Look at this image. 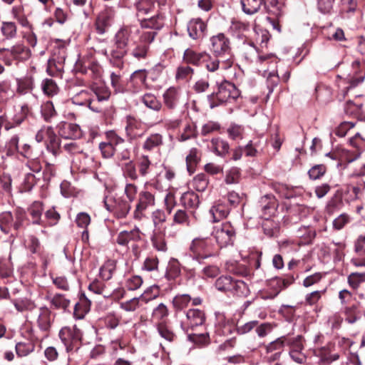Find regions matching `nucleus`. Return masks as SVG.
<instances>
[{
	"mask_svg": "<svg viewBox=\"0 0 365 365\" xmlns=\"http://www.w3.org/2000/svg\"><path fill=\"white\" fill-rule=\"evenodd\" d=\"M206 319L204 311L200 309H190L186 312V319L182 323L184 330L188 331L195 327L202 325Z\"/></svg>",
	"mask_w": 365,
	"mask_h": 365,
	"instance_id": "16",
	"label": "nucleus"
},
{
	"mask_svg": "<svg viewBox=\"0 0 365 365\" xmlns=\"http://www.w3.org/2000/svg\"><path fill=\"white\" fill-rule=\"evenodd\" d=\"M160 294V289L158 286H151L148 288L139 297H134L128 301L122 302L120 307L126 312H133L139 307L140 302L148 303L156 299Z\"/></svg>",
	"mask_w": 365,
	"mask_h": 365,
	"instance_id": "9",
	"label": "nucleus"
},
{
	"mask_svg": "<svg viewBox=\"0 0 365 365\" xmlns=\"http://www.w3.org/2000/svg\"><path fill=\"white\" fill-rule=\"evenodd\" d=\"M35 346L30 342H19L16 345V351L19 356H26L34 351Z\"/></svg>",
	"mask_w": 365,
	"mask_h": 365,
	"instance_id": "55",
	"label": "nucleus"
},
{
	"mask_svg": "<svg viewBox=\"0 0 365 365\" xmlns=\"http://www.w3.org/2000/svg\"><path fill=\"white\" fill-rule=\"evenodd\" d=\"M220 103L228 102L231 100H235L240 96V91L235 84L224 81L218 86L217 92L211 94L210 97L215 96Z\"/></svg>",
	"mask_w": 365,
	"mask_h": 365,
	"instance_id": "12",
	"label": "nucleus"
},
{
	"mask_svg": "<svg viewBox=\"0 0 365 365\" xmlns=\"http://www.w3.org/2000/svg\"><path fill=\"white\" fill-rule=\"evenodd\" d=\"M209 180L205 174L200 173L197 175L192 180L193 187L199 191L203 192L206 190L208 185Z\"/></svg>",
	"mask_w": 365,
	"mask_h": 365,
	"instance_id": "51",
	"label": "nucleus"
},
{
	"mask_svg": "<svg viewBox=\"0 0 365 365\" xmlns=\"http://www.w3.org/2000/svg\"><path fill=\"white\" fill-rule=\"evenodd\" d=\"M36 140L40 143L43 140H49L53 147V153L56 154L55 146L58 147V139L53 128L50 126L41 128L36 135Z\"/></svg>",
	"mask_w": 365,
	"mask_h": 365,
	"instance_id": "26",
	"label": "nucleus"
},
{
	"mask_svg": "<svg viewBox=\"0 0 365 365\" xmlns=\"http://www.w3.org/2000/svg\"><path fill=\"white\" fill-rule=\"evenodd\" d=\"M139 35V41L135 43L132 48L130 54L138 60L145 59L147 56L149 44L153 42L156 35L155 31H141Z\"/></svg>",
	"mask_w": 365,
	"mask_h": 365,
	"instance_id": "7",
	"label": "nucleus"
},
{
	"mask_svg": "<svg viewBox=\"0 0 365 365\" xmlns=\"http://www.w3.org/2000/svg\"><path fill=\"white\" fill-rule=\"evenodd\" d=\"M41 88L43 93L48 96H53L58 91V88L52 79L46 78L42 81Z\"/></svg>",
	"mask_w": 365,
	"mask_h": 365,
	"instance_id": "53",
	"label": "nucleus"
},
{
	"mask_svg": "<svg viewBox=\"0 0 365 365\" xmlns=\"http://www.w3.org/2000/svg\"><path fill=\"white\" fill-rule=\"evenodd\" d=\"M194 73V70L187 65H182L178 67L175 78L178 81L187 80L191 78Z\"/></svg>",
	"mask_w": 365,
	"mask_h": 365,
	"instance_id": "54",
	"label": "nucleus"
},
{
	"mask_svg": "<svg viewBox=\"0 0 365 365\" xmlns=\"http://www.w3.org/2000/svg\"><path fill=\"white\" fill-rule=\"evenodd\" d=\"M212 236L220 247H226L232 244L235 237V230L230 222H222L213 227Z\"/></svg>",
	"mask_w": 365,
	"mask_h": 365,
	"instance_id": "6",
	"label": "nucleus"
},
{
	"mask_svg": "<svg viewBox=\"0 0 365 365\" xmlns=\"http://www.w3.org/2000/svg\"><path fill=\"white\" fill-rule=\"evenodd\" d=\"M81 330L76 326L64 327L59 331V337L67 351L71 349L73 346L81 339Z\"/></svg>",
	"mask_w": 365,
	"mask_h": 365,
	"instance_id": "14",
	"label": "nucleus"
},
{
	"mask_svg": "<svg viewBox=\"0 0 365 365\" xmlns=\"http://www.w3.org/2000/svg\"><path fill=\"white\" fill-rule=\"evenodd\" d=\"M116 263L114 260H107L100 269V276L104 280L111 279L113 272L115 270Z\"/></svg>",
	"mask_w": 365,
	"mask_h": 365,
	"instance_id": "45",
	"label": "nucleus"
},
{
	"mask_svg": "<svg viewBox=\"0 0 365 365\" xmlns=\"http://www.w3.org/2000/svg\"><path fill=\"white\" fill-rule=\"evenodd\" d=\"M163 25V18L162 16H152L150 18L144 19L142 21L141 26L143 28H150L153 29H160Z\"/></svg>",
	"mask_w": 365,
	"mask_h": 365,
	"instance_id": "48",
	"label": "nucleus"
},
{
	"mask_svg": "<svg viewBox=\"0 0 365 365\" xmlns=\"http://www.w3.org/2000/svg\"><path fill=\"white\" fill-rule=\"evenodd\" d=\"M163 144V136L159 133L150 134L143 144V150L150 151Z\"/></svg>",
	"mask_w": 365,
	"mask_h": 365,
	"instance_id": "38",
	"label": "nucleus"
},
{
	"mask_svg": "<svg viewBox=\"0 0 365 365\" xmlns=\"http://www.w3.org/2000/svg\"><path fill=\"white\" fill-rule=\"evenodd\" d=\"M210 148L212 152L220 157H225L230 150L228 143L218 138L212 139Z\"/></svg>",
	"mask_w": 365,
	"mask_h": 365,
	"instance_id": "32",
	"label": "nucleus"
},
{
	"mask_svg": "<svg viewBox=\"0 0 365 365\" xmlns=\"http://www.w3.org/2000/svg\"><path fill=\"white\" fill-rule=\"evenodd\" d=\"M173 224L182 226L190 225V217L185 210H178L173 215Z\"/></svg>",
	"mask_w": 365,
	"mask_h": 365,
	"instance_id": "50",
	"label": "nucleus"
},
{
	"mask_svg": "<svg viewBox=\"0 0 365 365\" xmlns=\"http://www.w3.org/2000/svg\"><path fill=\"white\" fill-rule=\"evenodd\" d=\"M191 297L188 294H179L173 298V306L178 309H182L188 306Z\"/></svg>",
	"mask_w": 365,
	"mask_h": 365,
	"instance_id": "60",
	"label": "nucleus"
},
{
	"mask_svg": "<svg viewBox=\"0 0 365 365\" xmlns=\"http://www.w3.org/2000/svg\"><path fill=\"white\" fill-rule=\"evenodd\" d=\"M89 289L98 294H102L104 297H108L111 295V292L106 289L104 284L99 281H94L89 285Z\"/></svg>",
	"mask_w": 365,
	"mask_h": 365,
	"instance_id": "59",
	"label": "nucleus"
},
{
	"mask_svg": "<svg viewBox=\"0 0 365 365\" xmlns=\"http://www.w3.org/2000/svg\"><path fill=\"white\" fill-rule=\"evenodd\" d=\"M135 6L138 16L147 14L154 8L155 0H137Z\"/></svg>",
	"mask_w": 365,
	"mask_h": 365,
	"instance_id": "49",
	"label": "nucleus"
},
{
	"mask_svg": "<svg viewBox=\"0 0 365 365\" xmlns=\"http://www.w3.org/2000/svg\"><path fill=\"white\" fill-rule=\"evenodd\" d=\"M140 240V231L139 228L135 227L130 231L120 232L117 238L116 242L118 245L122 246H127L131 241H138Z\"/></svg>",
	"mask_w": 365,
	"mask_h": 365,
	"instance_id": "28",
	"label": "nucleus"
},
{
	"mask_svg": "<svg viewBox=\"0 0 365 365\" xmlns=\"http://www.w3.org/2000/svg\"><path fill=\"white\" fill-rule=\"evenodd\" d=\"M0 32L4 39L11 40L17 35V27L15 23L11 21H3L1 24Z\"/></svg>",
	"mask_w": 365,
	"mask_h": 365,
	"instance_id": "33",
	"label": "nucleus"
},
{
	"mask_svg": "<svg viewBox=\"0 0 365 365\" xmlns=\"http://www.w3.org/2000/svg\"><path fill=\"white\" fill-rule=\"evenodd\" d=\"M51 304L56 309H66L70 304V300L63 294H55L51 299Z\"/></svg>",
	"mask_w": 365,
	"mask_h": 365,
	"instance_id": "58",
	"label": "nucleus"
},
{
	"mask_svg": "<svg viewBox=\"0 0 365 365\" xmlns=\"http://www.w3.org/2000/svg\"><path fill=\"white\" fill-rule=\"evenodd\" d=\"M31 55L29 48L23 43H18L10 48L0 49V58L6 66H11L14 61H26Z\"/></svg>",
	"mask_w": 365,
	"mask_h": 365,
	"instance_id": "5",
	"label": "nucleus"
},
{
	"mask_svg": "<svg viewBox=\"0 0 365 365\" xmlns=\"http://www.w3.org/2000/svg\"><path fill=\"white\" fill-rule=\"evenodd\" d=\"M326 290H317L312 292L311 293L307 294L305 296V303L309 306L315 305L319 300L321 299L322 296L325 293Z\"/></svg>",
	"mask_w": 365,
	"mask_h": 365,
	"instance_id": "63",
	"label": "nucleus"
},
{
	"mask_svg": "<svg viewBox=\"0 0 365 365\" xmlns=\"http://www.w3.org/2000/svg\"><path fill=\"white\" fill-rule=\"evenodd\" d=\"M16 88L15 93L19 96L26 95L34 88V79L33 75L26 74L24 76L16 78Z\"/></svg>",
	"mask_w": 365,
	"mask_h": 365,
	"instance_id": "22",
	"label": "nucleus"
},
{
	"mask_svg": "<svg viewBox=\"0 0 365 365\" xmlns=\"http://www.w3.org/2000/svg\"><path fill=\"white\" fill-rule=\"evenodd\" d=\"M230 212V209L222 202L218 201L210 208V213L212 216L213 222H218L226 217Z\"/></svg>",
	"mask_w": 365,
	"mask_h": 365,
	"instance_id": "30",
	"label": "nucleus"
},
{
	"mask_svg": "<svg viewBox=\"0 0 365 365\" xmlns=\"http://www.w3.org/2000/svg\"><path fill=\"white\" fill-rule=\"evenodd\" d=\"M121 170L124 178H128L133 181L138 179L135 164L133 163V161L130 160L123 163L121 166Z\"/></svg>",
	"mask_w": 365,
	"mask_h": 365,
	"instance_id": "44",
	"label": "nucleus"
},
{
	"mask_svg": "<svg viewBox=\"0 0 365 365\" xmlns=\"http://www.w3.org/2000/svg\"><path fill=\"white\" fill-rule=\"evenodd\" d=\"M151 220L153 225V233L165 232L167 215L163 210L158 209L153 211L151 213Z\"/></svg>",
	"mask_w": 365,
	"mask_h": 365,
	"instance_id": "25",
	"label": "nucleus"
},
{
	"mask_svg": "<svg viewBox=\"0 0 365 365\" xmlns=\"http://www.w3.org/2000/svg\"><path fill=\"white\" fill-rule=\"evenodd\" d=\"M58 128L59 135L64 138H74L81 135L80 127L74 123L62 122Z\"/></svg>",
	"mask_w": 365,
	"mask_h": 365,
	"instance_id": "27",
	"label": "nucleus"
},
{
	"mask_svg": "<svg viewBox=\"0 0 365 365\" xmlns=\"http://www.w3.org/2000/svg\"><path fill=\"white\" fill-rule=\"evenodd\" d=\"M263 0H241L242 11L249 15L257 13L263 4Z\"/></svg>",
	"mask_w": 365,
	"mask_h": 365,
	"instance_id": "40",
	"label": "nucleus"
},
{
	"mask_svg": "<svg viewBox=\"0 0 365 365\" xmlns=\"http://www.w3.org/2000/svg\"><path fill=\"white\" fill-rule=\"evenodd\" d=\"M142 102L150 109L158 111L162 108L161 103L152 93H145L142 96Z\"/></svg>",
	"mask_w": 365,
	"mask_h": 365,
	"instance_id": "46",
	"label": "nucleus"
},
{
	"mask_svg": "<svg viewBox=\"0 0 365 365\" xmlns=\"http://www.w3.org/2000/svg\"><path fill=\"white\" fill-rule=\"evenodd\" d=\"M294 281L293 276L286 278L275 277L269 280V284L274 289V294L264 297V299H274L284 289L291 285Z\"/></svg>",
	"mask_w": 365,
	"mask_h": 365,
	"instance_id": "23",
	"label": "nucleus"
},
{
	"mask_svg": "<svg viewBox=\"0 0 365 365\" xmlns=\"http://www.w3.org/2000/svg\"><path fill=\"white\" fill-rule=\"evenodd\" d=\"M202 62L206 69L210 72L220 71L222 72L230 68L233 65V58L231 57L222 58L221 57L206 53Z\"/></svg>",
	"mask_w": 365,
	"mask_h": 365,
	"instance_id": "11",
	"label": "nucleus"
},
{
	"mask_svg": "<svg viewBox=\"0 0 365 365\" xmlns=\"http://www.w3.org/2000/svg\"><path fill=\"white\" fill-rule=\"evenodd\" d=\"M201 151L197 148H192L186 157V165L190 173L194 172L195 168L200 160Z\"/></svg>",
	"mask_w": 365,
	"mask_h": 365,
	"instance_id": "34",
	"label": "nucleus"
},
{
	"mask_svg": "<svg viewBox=\"0 0 365 365\" xmlns=\"http://www.w3.org/2000/svg\"><path fill=\"white\" fill-rule=\"evenodd\" d=\"M91 95L96 100V105L100 106V103L108 100L110 93L104 86H97L91 90Z\"/></svg>",
	"mask_w": 365,
	"mask_h": 365,
	"instance_id": "39",
	"label": "nucleus"
},
{
	"mask_svg": "<svg viewBox=\"0 0 365 365\" xmlns=\"http://www.w3.org/2000/svg\"><path fill=\"white\" fill-rule=\"evenodd\" d=\"M210 49L214 55L222 58L231 57V46L230 39L222 33L212 36L210 39Z\"/></svg>",
	"mask_w": 365,
	"mask_h": 365,
	"instance_id": "10",
	"label": "nucleus"
},
{
	"mask_svg": "<svg viewBox=\"0 0 365 365\" xmlns=\"http://www.w3.org/2000/svg\"><path fill=\"white\" fill-rule=\"evenodd\" d=\"M215 287L221 292L237 296H245L248 292L247 285L243 281L235 279L227 275H222L217 278L215 282Z\"/></svg>",
	"mask_w": 365,
	"mask_h": 365,
	"instance_id": "3",
	"label": "nucleus"
},
{
	"mask_svg": "<svg viewBox=\"0 0 365 365\" xmlns=\"http://www.w3.org/2000/svg\"><path fill=\"white\" fill-rule=\"evenodd\" d=\"M114 18V11L111 9L102 11L96 21V30L99 34H104L111 26Z\"/></svg>",
	"mask_w": 365,
	"mask_h": 365,
	"instance_id": "18",
	"label": "nucleus"
},
{
	"mask_svg": "<svg viewBox=\"0 0 365 365\" xmlns=\"http://www.w3.org/2000/svg\"><path fill=\"white\" fill-rule=\"evenodd\" d=\"M207 26L202 19L197 18L191 19L187 24L189 36L192 39L203 38L205 34Z\"/></svg>",
	"mask_w": 365,
	"mask_h": 365,
	"instance_id": "24",
	"label": "nucleus"
},
{
	"mask_svg": "<svg viewBox=\"0 0 365 365\" xmlns=\"http://www.w3.org/2000/svg\"><path fill=\"white\" fill-rule=\"evenodd\" d=\"M165 237V232L152 233L150 237L152 245L158 252H165L168 250V245Z\"/></svg>",
	"mask_w": 365,
	"mask_h": 365,
	"instance_id": "37",
	"label": "nucleus"
},
{
	"mask_svg": "<svg viewBox=\"0 0 365 365\" xmlns=\"http://www.w3.org/2000/svg\"><path fill=\"white\" fill-rule=\"evenodd\" d=\"M43 210V204L38 201L33 202L28 208V213L31 217L33 224H41Z\"/></svg>",
	"mask_w": 365,
	"mask_h": 365,
	"instance_id": "36",
	"label": "nucleus"
},
{
	"mask_svg": "<svg viewBox=\"0 0 365 365\" xmlns=\"http://www.w3.org/2000/svg\"><path fill=\"white\" fill-rule=\"evenodd\" d=\"M155 199L154 195L148 191H141L139 193L138 201L133 212L135 220H141L144 216V211L149 207L154 206Z\"/></svg>",
	"mask_w": 365,
	"mask_h": 365,
	"instance_id": "15",
	"label": "nucleus"
},
{
	"mask_svg": "<svg viewBox=\"0 0 365 365\" xmlns=\"http://www.w3.org/2000/svg\"><path fill=\"white\" fill-rule=\"evenodd\" d=\"M349 285L354 289H356L361 283L365 282V272L351 273L347 278Z\"/></svg>",
	"mask_w": 365,
	"mask_h": 365,
	"instance_id": "56",
	"label": "nucleus"
},
{
	"mask_svg": "<svg viewBox=\"0 0 365 365\" xmlns=\"http://www.w3.org/2000/svg\"><path fill=\"white\" fill-rule=\"evenodd\" d=\"M217 254L216 247L210 237H195L189 245V256L200 264L205 259L216 256Z\"/></svg>",
	"mask_w": 365,
	"mask_h": 365,
	"instance_id": "2",
	"label": "nucleus"
},
{
	"mask_svg": "<svg viewBox=\"0 0 365 365\" xmlns=\"http://www.w3.org/2000/svg\"><path fill=\"white\" fill-rule=\"evenodd\" d=\"M16 95L12 88L11 83L9 80L0 81V103H5L13 98Z\"/></svg>",
	"mask_w": 365,
	"mask_h": 365,
	"instance_id": "31",
	"label": "nucleus"
},
{
	"mask_svg": "<svg viewBox=\"0 0 365 365\" xmlns=\"http://www.w3.org/2000/svg\"><path fill=\"white\" fill-rule=\"evenodd\" d=\"M103 202L107 210L118 218L125 217L131 208L130 202L118 196H106Z\"/></svg>",
	"mask_w": 365,
	"mask_h": 365,
	"instance_id": "8",
	"label": "nucleus"
},
{
	"mask_svg": "<svg viewBox=\"0 0 365 365\" xmlns=\"http://www.w3.org/2000/svg\"><path fill=\"white\" fill-rule=\"evenodd\" d=\"M289 341H291V339H287L286 336H282L277 339L275 341H272L267 346V352L268 354H272L275 351H282L284 344H288Z\"/></svg>",
	"mask_w": 365,
	"mask_h": 365,
	"instance_id": "47",
	"label": "nucleus"
},
{
	"mask_svg": "<svg viewBox=\"0 0 365 365\" xmlns=\"http://www.w3.org/2000/svg\"><path fill=\"white\" fill-rule=\"evenodd\" d=\"M25 247L31 253H38L41 250V244L37 237L34 235H30L27 240H25Z\"/></svg>",
	"mask_w": 365,
	"mask_h": 365,
	"instance_id": "61",
	"label": "nucleus"
},
{
	"mask_svg": "<svg viewBox=\"0 0 365 365\" xmlns=\"http://www.w3.org/2000/svg\"><path fill=\"white\" fill-rule=\"evenodd\" d=\"M326 167L323 165H317L313 166L308 172L309 176L312 180H317L322 177L326 173Z\"/></svg>",
	"mask_w": 365,
	"mask_h": 365,
	"instance_id": "64",
	"label": "nucleus"
},
{
	"mask_svg": "<svg viewBox=\"0 0 365 365\" xmlns=\"http://www.w3.org/2000/svg\"><path fill=\"white\" fill-rule=\"evenodd\" d=\"M206 53H197L191 48H187L183 54V60L187 63L198 66L202 62Z\"/></svg>",
	"mask_w": 365,
	"mask_h": 365,
	"instance_id": "35",
	"label": "nucleus"
},
{
	"mask_svg": "<svg viewBox=\"0 0 365 365\" xmlns=\"http://www.w3.org/2000/svg\"><path fill=\"white\" fill-rule=\"evenodd\" d=\"M290 346L289 355L291 358L298 364H303L306 361L305 355L302 352L303 345L302 343V336H297L288 341Z\"/></svg>",
	"mask_w": 365,
	"mask_h": 365,
	"instance_id": "20",
	"label": "nucleus"
},
{
	"mask_svg": "<svg viewBox=\"0 0 365 365\" xmlns=\"http://www.w3.org/2000/svg\"><path fill=\"white\" fill-rule=\"evenodd\" d=\"M91 302L85 297L80 299L79 302L76 303L74 307V316L77 319H82L85 314L90 310Z\"/></svg>",
	"mask_w": 365,
	"mask_h": 365,
	"instance_id": "43",
	"label": "nucleus"
},
{
	"mask_svg": "<svg viewBox=\"0 0 365 365\" xmlns=\"http://www.w3.org/2000/svg\"><path fill=\"white\" fill-rule=\"evenodd\" d=\"M73 102L79 105H87L89 108L95 112H101L102 107L96 105V100L92 97L91 91H81L73 98Z\"/></svg>",
	"mask_w": 365,
	"mask_h": 365,
	"instance_id": "21",
	"label": "nucleus"
},
{
	"mask_svg": "<svg viewBox=\"0 0 365 365\" xmlns=\"http://www.w3.org/2000/svg\"><path fill=\"white\" fill-rule=\"evenodd\" d=\"M141 31L134 25H123L115 33L113 39V46L110 51L102 49V54L110 56V61L121 60L128 53L129 41L138 35Z\"/></svg>",
	"mask_w": 365,
	"mask_h": 365,
	"instance_id": "1",
	"label": "nucleus"
},
{
	"mask_svg": "<svg viewBox=\"0 0 365 365\" xmlns=\"http://www.w3.org/2000/svg\"><path fill=\"white\" fill-rule=\"evenodd\" d=\"M146 131L145 125L140 120L131 116H127L125 133L130 140L142 138Z\"/></svg>",
	"mask_w": 365,
	"mask_h": 365,
	"instance_id": "13",
	"label": "nucleus"
},
{
	"mask_svg": "<svg viewBox=\"0 0 365 365\" xmlns=\"http://www.w3.org/2000/svg\"><path fill=\"white\" fill-rule=\"evenodd\" d=\"M41 112L44 120L46 121L49 120L56 114L53 104L50 101L45 102L41 105Z\"/></svg>",
	"mask_w": 365,
	"mask_h": 365,
	"instance_id": "57",
	"label": "nucleus"
},
{
	"mask_svg": "<svg viewBox=\"0 0 365 365\" xmlns=\"http://www.w3.org/2000/svg\"><path fill=\"white\" fill-rule=\"evenodd\" d=\"M106 141L109 143L115 150L118 146L124 143V139L118 135L113 130L106 133Z\"/></svg>",
	"mask_w": 365,
	"mask_h": 365,
	"instance_id": "62",
	"label": "nucleus"
},
{
	"mask_svg": "<svg viewBox=\"0 0 365 365\" xmlns=\"http://www.w3.org/2000/svg\"><path fill=\"white\" fill-rule=\"evenodd\" d=\"M26 218V213L22 209H16L13 215L9 211L0 213V230L5 234H9L12 230H19L24 225Z\"/></svg>",
	"mask_w": 365,
	"mask_h": 365,
	"instance_id": "4",
	"label": "nucleus"
},
{
	"mask_svg": "<svg viewBox=\"0 0 365 365\" xmlns=\"http://www.w3.org/2000/svg\"><path fill=\"white\" fill-rule=\"evenodd\" d=\"M181 202L187 208L195 209L200 204L199 197L193 192H187L182 195Z\"/></svg>",
	"mask_w": 365,
	"mask_h": 365,
	"instance_id": "41",
	"label": "nucleus"
},
{
	"mask_svg": "<svg viewBox=\"0 0 365 365\" xmlns=\"http://www.w3.org/2000/svg\"><path fill=\"white\" fill-rule=\"evenodd\" d=\"M158 334L165 340L168 342H172L176 338V335L171 330V329L168 326L166 323H156L155 325Z\"/></svg>",
	"mask_w": 365,
	"mask_h": 365,
	"instance_id": "42",
	"label": "nucleus"
},
{
	"mask_svg": "<svg viewBox=\"0 0 365 365\" xmlns=\"http://www.w3.org/2000/svg\"><path fill=\"white\" fill-rule=\"evenodd\" d=\"M169 315V309L164 303H160L152 311L151 321L156 325V323H166Z\"/></svg>",
	"mask_w": 365,
	"mask_h": 365,
	"instance_id": "29",
	"label": "nucleus"
},
{
	"mask_svg": "<svg viewBox=\"0 0 365 365\" xmlns=\"http://www.w3.org/2000/svg\"><path fill=\"white\" fill-rule=\"evenodd\" d=\"M240 170L238 168H231L226 172L225 182L227 185L237 184L240 182Z\"/></svg>",
	"mask_w": 365,
	"mask_h": 365,
	"instance_id": "52",
	"label": "nucleus"
},
{
	"mask_svg": "<svg viewBox=\"0 0 365 365\" xmlns=\"http://www.w3.org/2000/svg\"><path fill=\"white\" fill-rule=\"evenodd\" d=\"M163 97L165 106L174 109L180 103L183 93L180 88L170 87L165 91Z\"/></svg>",
	"mask_w": 365,
	"mask_h": 365,
	"instance_id": "19",
	"label": "nucleus"
},
{
	"mask_svg": "<svg viewBox=\"0 0 365 365\" xmlns=\"http://www.w3.org/2000/svg\"><path fill=\"white\" fill-rule=\"evenodd\" d=\"M34 314L38 327L43 331H48L53 319L51 310L46 307H42L36 310Z\"/></svg>",
	"mask_w": 365,
	"mask_h": 365,
	"instance_id": "17",
	"label": "nucleus"
}]
</instances>
